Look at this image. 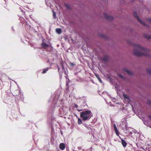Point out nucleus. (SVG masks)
<instances>
[{
    "label": "nucleus",
    "instance_id": "nucleus-1",
    "mask_svg": "<svg viewBox=\"0 0 151 151\" xmlns=\"http://www.w3.org/2000/svg\"><path fill=\"white\" fill-rule=\"evenodd\" d=\"M134 53L135 55L138 56L143 55L148 56L149 52L148 49L142 47L138 44L134 45Z\"/></svg>",
    "mask_w": 151,
    "mask_h": 151
},
{
    "label": "nucleus",
    "instance_id": "nucleus-2",
    "mask_svg": "<svg viewBox=\"0 0 151 151\" xmlns=\"http://www.w3.org/2000/svg\"><path fill=\"white\" fill-rule=\"evenodd\" d=\"M80 116L84 121L89 120L92 116L93 114L90 110H86L80 113Z\"/></svg>",
    "mask_w": 151,
    "mask_h": 151
},
{
    "label": "nucleus",
    "instance_id": "nucleus-3",
    "mask_svg": "<svg viewBox=\"0 0 151 151\" xmlns=\"http://www.w3.org/2000/svg\"><path fill=\"white\" fill-rule=\"evenodd\" d=\"M133 15L135 17H136L137 19V20H138L142 25L146 27H148V25L146 24L141 21L139 19V17L136 13L135 12H134L133 13Z\"/></svg>",
    "mask_w": 151,
    "mask_h": 151
},
{
    "label": "nucleus",
    "instance_id": "nucleus-4",
    "mask_svg": "<svg viewBox=\"0 0 151 151\" xmlns=\"http://www.w3.org/2000/svg\"><path fill=\"white\" fill-rule=\"evenodd\" d=\"M104 16L105 18L108 20H113L114 19L113 17H112L108 16L107 15L106 13L104 14Z\"/></svg>",
    "mask_w": 151,
    "mask_h": 151
},
{
    "label": "nucleus",
    "instance_id": "nucleus-5",
    "mask_svg": "<svg viewBox=\"0 0 151 151\" xmlns=\"http://www.w3.org/2000/svg\"><path fill=\"white\" fill-rule=\"evenodd\" d=\"M114 128L116 134L118 136L119 134V133L118 130H117L116 125L115 124H114Z\"/></svg>",
    "mask_w": 151,
    "mask_h": 151
},
{
    "label": "nucleus",
    "instance_id": "nucleus-6",
    "mask_svg": "<svg viewBox=\"0 0 151 151\" xmlns=\"http://www.w3.org/2000/svg\"><path fill=\"white\" fill-rule=\"evenodd\" d=\"M42 46L43 48L45 49L47 47H48L49 46V45L48 44H46V43L43 42L42 44Z\"/></svg>",
    "mask_w": 151,
    "mask_h": 151
},
{
    "label": "nucleus",
    "instance_id": "nucleus-7",
    "mask_svg": "<svg viewBox=\"0 0 151 151\" xmlns=\"http://www.w3.org/2000/svg\"><path fill=\"white\" fill-rule=\"evenodd\" d=\"M65 147V146L64 144L61 143L59 145V148L62 150H63Z\"/></svg>",
    "mask_w": 151,
    "mask_h": 151
},
{
    "label": "nucleus",
    "instance_id": "nucleus-8",
    "mask_svg": "<svg viewBox=\"0 0 151 151\" xmlns=\"http://www.w3.org/2000/svg\"><path fill=\"white\" fill-rule=\"evenodd\" d=\"M124 71L126 72L129 75H131L132 74V72L131 71L127 69L126 68H124L123 69Z\"/></svg>",
    "mask_w": 151,
    "mask_h": 151
},
{
    "label": "nucleus",
    "instance_id": "nucleus-9",
    "mask_svg": "<svg viewBox=\"0 0 151 151\" xmlns=\"http://www.w3.org/2000/svg\"><path fill=\"white\" fill-rule=\"evenodd\" d=\"M121 142L122 145L124 147H125L127 145V142L123 139H121Z\"/></svg>",
    "mask_w": 151,
    "mask_h": 151
},
{
    "label": "nucleus",
    "instance_id": "nucleus-10",
    "mask_svg": "<svg viewBox=\"0 0 151 151\" xmlns=\"http://www.w3.org/2000/svg\"><path fill=\"white\" fill-rule=\"evenodd\" d=\"M19 94L20 96V98L19 99V100H21L22 101H23L24 100V96L20 92V90H19Z\"/></svg>",
    "mask_w": 151,
    "mask_h": 151
},
{
    "label": "nucleus",
    "instance_id": "nucleus-11",
    "mask_svg": "<svg viewBox=\"0 0 151 151\" xmlns=\"http://www.w3.org/2000/svg\"><path fill=\"white\" fill-rule=\"evenodd\" d=\"M108 57L107 56H104L102 58V60L105 61H106L108 60Z\"/></svg>",
    "mask_w": 151,
    "mask_h": 151
},
{
    "label": "nucleus",
    "instance_id": "nucleus-12",
    "mask_svg": "<svg viewBox=\"0 0 151 151\" xmlns=\"http://www.w3.org/2000/svg\"><path fill=\"white\" fill-rule=\"evenodd\" d=\"M144 37L147 39L151 38V35H148L145 34L144 35Z\"/></svg>",
    "mask_w": 151,
    "mask_h": 151
},
{
    "label": "nucleus",
    "instance_id": "nucleus-13",
    "mask_svg": "<svg viewBox=\"0 0 151 151\" xmlns=\"http://www.w3.org/2000/svg\"><path fill=\"white\" fill-rule=\"evenodd\" d=\"M56 32L60 34L61 33V29L59 28H57L56 29Z\"/></svg>",
    "mask_w": 151,
    "mask_h": 151
},
{
    "label": "nucleus",
    "instance_id": "nucleus-14",
    "mask_svg": "<svg viewBox=\"0 0 151 151\" xmlns=\"http://www.w3.org/2000/svg\"><path fill=\"white\" fill-rule=\"evenodd\" d=\"M82 123L81 120L79 118H78V124H80Z\"/></svg>",
    "mask_w": 151,
    "mask_h": 151
},
{
    "label": "nucleus",
    "instance_id": "nucleus-15",
    "mask_svg": "<svg viewBox=\"0 0 151 151\" xmlns=\"http://www.w3.org/2000/svg\"><path fill=\"white\" fill-rule=\"evenodd\" d=\"M49 69V68H47L45 70H44L42 72V73L43 74H44L47 72L48 70Z\"/></svg>",
    "mask_w": 151,
    "mask_h": 151
},
{
    "label": "nucleus",
    "instance_id": "nucleus-16",
    "mask_svg": "<svg viewBox=\"0 0 151 151\" xmlns=\"http://www.w3.org/2000/svg\"><path fill=\"white\" fill-rule=\"evenodd\" d=\"M118 76L119 77L121 78L122 79H124V77L121 75L120 74H118Z\"/></svg>",
    "mask_w": 151,
    "mask_h": 151
},
{
    "label": "nucleus",
    "instance_id": "nucleus-17",
    "mask_svg": "<svg viewBox=\"0 0 151 151\" xmlns=\"http://www.w3.org/2000/svg\"><path fill=\"white\" fill-rule=\"evenodd\" d=\"M147 72L149 74L151 75V69H148L147 70Z\"/></svg>",
    "mask_w": 151,
    "mask_h": 151
},
{
    "label": "nucleus",
    "instance_id": "nucleus-18",
    "mask_svg": "<svg viewBox=\"0 0 151 151\" xmlns=\"http://www.w3.org/2000/svg\"><path fill=\"white\" fill-rule=\"evenodd\" d=\"M65 6L68 9H70V6L68 4H65Z\"/></svg>",
    "mask_w": 151,
    "mask_h": 151
},
{
    "label": "nucleus",
    "instance_id": "nucleus-19",
    "mask_svg": "<svg viewBox=\"0 0 151 151\" xmlns=\"http://www.w3.org/2000/svg\"><path fill=\"white\" fill-rule=\"evenodd\" d=\"M128 133H129V134H130V135H132V133H133V132L132 131H132H130V130H129L128 131Z\"/></svg>",
    "mask_w": 151,
    "mask_h": 151
},
{
    "label": "nucleus",
    "instance_id": "nucleus-20",
    "mask_svg": "<svg viewBox=\"0 0 151 151\" xmlns=\"http://www.w3.org/2000/svg\"><path fill=\"white\" fill-rule=\"evenodd\" d=\"M147 20L149 22L151 23V17L148 18Z\"/></svg>",
    "mask_w": 151,
    "mask_h": 151
},
{
    "label": "nucleus",
    "instance_id": "nucleus-21",
    "mask_svg": "<svg viewBox=\"0 0 151 151\" xmlns=\"http://www.w3.org/2000/svg\"><path fill=\"white\" fill-rule=\"evenodd\" d=\"M124 96L125 98H126L127 99H128L129 98V96L127 95H124Z\"/></svg>",
    "mask_w": 151,
    "mask_h": 151
},
{
    "label": "nucleus",
    "instance_id": "nucleus-22",
    "mask_svg": "<svg viewBox=\"0 0 151 151\" xmlns=\"http://www.w3.org/2000/svg\"><path fill=\"white\" fill-rule=\"evenodd\" d=\"M97 77L99 81L101 83L102 81H101V79L98 76H97Z\"/></svg>",
    "mask_w": 151,
    "mask_h": 151
},
{
    "label": "nucleus",
    "instance_id": "nucleus-23",
    "mask_svg": "<svg viewBox=\"0 0 151 151\" xmlns=\"http://www.w3.org/2000/svg\"><path fill=\"white\" fill-rule=\"evenodd\" d=\"M53 17L54 18H55L56 17V13H55L53 12Z\"/></svg>",
    "mask_w": 151,
    "mask_h": 151
},
{
    "label": "nucleus",
    "instance_id": "nucleus-24",
    "mask_svg": "<svg viewBox=\"0 0 151 151\" xmlns=\"http://www.w3.org/2000/svg\"><path fill=\"white\" fill-rule=\"evenodd\" d=\"M125 128L127 130V131H128L129 130V127H127L126 126H125Z\"/></svg>",
    "mask_w": 151,
    "mask_h": 151
},
{
    "label": "nucleus",
    "instance_id": "nucleus-25",
    "mask_svg": "<svg viewBox=\"0 0 151 151\" xmlns=\"http://www.w3.org/2000/svg\"><path fill=\"white\" fill-rule=\"evenodd\" d=\"M70 66L71 67H73L74 65V64L73 63H70Z\"/></svg>",
    "mask_w": 151,
    "mask_h": 151
},
{
    "label": "nucleus",
    "instance_id": "nucleus-26",
    "mask_svg": "<svg viewBox=\"0 0 151 151\" xmlns=\"http://www.w3.org/2000/svg\"><path fill=\"white\" fill-rule=\"evenodd\" d=\"M129 131H127V130L125 129V130H124V132L126 133H127Z\"/></svg>",
    "mask_w": 151,
    "mask_h": 151
},
{
    "label": "nucleus",
    "instance_id": "nucleus-27",
    "mask_svg": "<svg viewBox=\"0 0 151 151\" xmlns=\"http://www.w3.org/2000/svg\"><path fill=\"white\" fill-rule=\"evenodd\" d=\"M89 130L90 129H91V128L89 127V126H88L87 127H86Z\"/></svg>",
    "mask_w": 151,
    "mask_h": 151
},
{
    "label": "nucleus",
    "instance_id": "nucleus-28",
    "mask_svg": "<svg viewBox=\"0 0 151 151\" xmlns=\"http://www.w3.org/2000/svg\"><path fill=\"white\" fill-rule=\"evenodd\" d=\"M132 131L133 133H134L135 134L136 133V131L135 130H134V131L132 130Z\"/></svg>",
    "mask_w": 151,
    "mask_h": 151
},
{
    "label": "nucleus",
    "instance_id": "nucleus-29",
    "mask_svg": "<svg viewBox=\"0 0 151 151\" xmlns=\"http://www.w3.org/2000/svg\"><path fill=\"white\" fill-rule=\"evenodd\" d=\"M1 81H2V79H0V89L1 88Z\"/></svg>",
    "mask_w": 151,
    "mask_h": 151
},
{
    "label": "nucleus",
    "instance_id": "nucleus-30",
    "mask_svg": "<svg viewBox=\"0 0 151 151\" xmlns=\"http://www.w3.org/2000/svg\"><path fill=\"white\" fill-rule=\"evenodd\" d=\"M75 107L77 108L78 107V106L76 104H75Z\"/></svg>",
    "mask_w": 151,
    "mask_h": 151
},
{
    "label": "nucleus",
    "instance_id": "nucleus-31",
    "mask_svg": "<svg viewBox=\"0 0 151 151\" xmlns=\"http://www.w3.org/2000/svg\"><path fill=\"white\" fill-rule=\"evenodd\" d=\"M82 110V109H77V111H81Z\"/></svg>",
    "mask_w": 151,
    "mask_h": 151
},
{
    "label": "nucleus",
    "instance_id": "nucleus-32",
    "mask_svg": "<svg viewBox=\"0 0 151 151\" xmlns=\"http://www.w3.org/2000/svg\"><path fill=\"white\" fill-rule=\"evenodd\" d=\"M81 147H78V150H80L81 149Z\"/></svg>",
    "mask_w": 151,
    "mask_h": 151
},
{
    "label": "nucleus",
    "instance_id": "nucleus-33",
    "mask_svg": "<svg viewBox=\"0 0 151 151\" xmlns=\"http://www.w3.org/2000/svg\"><path fill=\"white\" fill-rule=\"evenodd\" d=\"M84 126L86 127H87L88 126L87 125H86V124H85L84 125Z\"/></svg>",
    "mask_w": 151,
    "mask_h": 151
},
{
    "label": "nucleus",
    "instance_id": "nucleus-34",
    "mask_svg": "<svg viewBox=\"0 0 151 151\" xmlns=\"http://www.w3.org/2000/svg\"><path fill=\"white\" fill-rule=\"evenodd\" d=\"M62 69H64V67H63V66H62Z\"/></svg>",
    "mask_w": 151,
    "mask_h": 151
},
{
    "label": "nucleus",
    "instance_id": "nucleus-35",
    "mask_svg": "<svg viewBox=\"0 0 151 151\" xmlns=\"http://www.w3.org/2000/svg\"><path fill=\"white\" fill-rule=\"evenodd\" d=\"M149 117L150 118H151V116H149Z\"/></svg>",
    "mask_w": 151,
    "mask_h": 151
},
{
    "label": "nucleus",
    "instance_id": "nucleus-36",
    "mask_svg": "<svg viewBox=\"0 0 151 151\" xmlns=\"http://www.w3.org/2000/svg\"><path fill=\"white\" fill-rule=\"evenodd\" d=\"M58 69L59 70V68H58Z\"/></svg>",
    "mask_w": 151,
    "mask_h": 151
},
{
    "label": "nucleus",
    "instance_id": "nucleus-37",
    "mask_svg": "<svg viewBox=\"0 0 151 151\" xmlns=\"http://www.w3.org/2000/svg\"><path fill=\"white\" fill-rule=\"evenodd\" d=\"M131 2H132V0H131Z\"/></svg>",
    "mask_w": 151,
    "mask_h": 151
},
{
    "label": "nucleus",
    "instance_id": "nucleus-38",
    "mask_svg": "<svg viewBox=\"0 0 151 151\" xmlns=\"http://www.w3.org/2000/svg\"><path fill=\"white\" fill-rule=\"evenodd\" d=\"M32 45H31V47H32Z\"/></svg>",
    "mask_w": 151,
    "mask_h": 151
},
{
    "label": "nucleus",
    "instance_id": "nucleus-39",
    "mask_svg": "<svg viewBox=\"0 0 151 151\" xmlns=\"http://www.w3.org/2000/svg\"><path fill=\"white\" fill-rule=\"evenodd\" d=\"M83 151H84V150H83Z\"/></svg>",
    "mask_w": 151,
    "mask_h": 151
}]
</instances>
